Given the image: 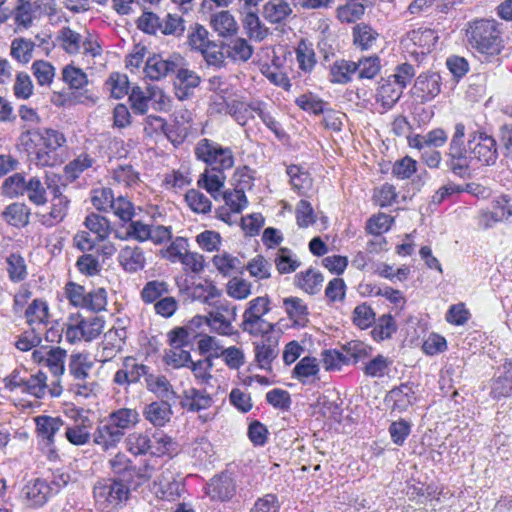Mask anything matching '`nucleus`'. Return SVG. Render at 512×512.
Here are the masks:
<instances>
[{
  "label": "nucleus",
  "instance_id": "1",
  "mask_svg": "<svg viewBox=\"0 0 512 512\" xmlns=\"http://www.w3.org/2000/svg\"><path fill=\"white\" fill-rule=\"evenodd\" d=\"M19 143L37 166L53 167L64 160L65 135L52 128H36L23 131Z\"/></svg>",
  "mask_w": 512,
  "mask_h": 512
},
{
  "label": "nucleus",
  "instance_id": "2",
  "mask_svg": "<svg viewBox=\"0 0 512 512\" xmlns=\"http://www.w3.org/2000/svg\"><path fill=\"white\" fill-rule=\"evenodd\" d=\"M467 41L484 61L491 62L504 49L501 25L494 19H478L468 23Z\"/></svg>",
  "mask_w": 512,
  "mask_h": 512
},
{
  "label": "nucleus",
  "instance_id": "3",
  "mask_svg": "<svg viewBox=\"0 0 512 512\" xmlns=\"http://www.w3.org/2000/svg\"><path fill=\"white\" fill-rule=\"evenodd\" d=\"M96 505L102 510H114L122 507L130 496L129 487L119 480H100L93 489Z\"/></svg>",
  "mask_w": 512,
  "mask_h": 512
},
{
  "label": "nucleus",
  "instance_id": "4",
  "mask_svg": "<svg viewBox=\"0 0 512 512\" xmlns=\"http://www.w3.org/2000/svg\"><path fill=\"white\" fill-rule=\"evenodd\" d=\"M194 153L198 160L206 163L211 169L225 171L234 166V154L231 148L207 138L198 141Z\"/></svg>",
  "mask_w": 512,
  "mask_h": 512
},
{
  "label": "nucleus",
  "instance_id": "5",
  "mask_svg": "<svg viewBox=\"0 0 512 512\" xmlns=\"http://www.w3.org/2000/svg\"><path fill=\"white\" fill-rule=\"evenodd\" d=\"M438 38V34L433 29L420 27L407 32L401 39V46L409 57L421 62L433 51Z\"/></svg>",
  "mask_w": 512,
  "mask_h": 512
},
{
  "label": "nucleus",
  "instance_id": "6",
  "mask_svg": "<svg viewBox=\"0 0 512 512\" xmlns=\"http://www.w3.org/2000/svg\"><path fill=\"white\" fill-rule=\"evenodd\" d=\"M104 328V321L98 316L83 317L77 313L71 315L66 324L65 338L70 344L80 341H92Z\"/></svg>",
  "mask_w": 512,
  "mask_h": 512
},
{
  "label": "nucleus",
  "instance_id": "7",
  "mask_svg": "<svg viewBox=\"0 0 512 512\" xmlns=\"http://www.w3.org/2000/svg\"><path fill=\"white\" fill-rule=\"evenodd\" d=\"M58 181V175L46 174L45 184L52 193L50 210L39 215L41 224L46 227H53L61 223L69 210L70 199L62 193L61 187L57 184Z\"/></svg>",
  "mask_w": 512,
  "mask_h": 512
},
{
  "label": "nucleus",
  "instance_id": "8",
  "mask_svg": "<svg viewBox=\"0 0 512 512\" xmlns=\"http://www.w3.org/2000/svg\"><path fill=\"white\" fill-rule=\"evenodd\" d=\"M65 296L71 305L92 311L104 310L107 305V292L104 288L86 291L84 286L68 282L65 286Z\"/></svg>",
  "mask_w": 512,
  "mask_h": 512
},
{
  "label": "nucleus",
  "instance_id": "9",
  "mask_svg": "<svg viewBox=\"0 0 512 512\" xmlns=\"http://www.w3.org/2000/svg\"><path fill=\"white\" fill-rule=\"evenodd\" d=\"M469 156L480 165H494L498 158L497 144L495 139L484 133L474 132L470 134L467 143Z\"/></svg>",
  "mask_w": 512,
  "mask_h": 512
},
{
  "label": "nucleus",
  "instance_id": "10",
  "mask_svg": "<svg viewBox=\"0 0 512 512\" xmlns=\"http://www.w3.org/2000/svg\"><path fill=\"white\" fill-rule=\"evenodd\" d=\"M259 5L238 2V13L246 35L250 40L261 42L269 34V29L259 18Z\"/></svg>",
  "mask_w": 512,
  "mask_h": 512
},
{
  "label": "nucleus",
  "instance_id": "11",
  "mask_svg": "<svg viewBox=\"0 0 512 512\" xmlns=\"http://www.w3.org/2000/svg\"><path fill=\"white\" fill-rule=\"evenodd\" d=\"M153 491L160 499L175 501L184 492V483L180 476L176 475L169 468H165L154 479Z\"/></svg>",
  "mask_w": 512,
  "mask_h": 512
},
{
  "label": "nucleus",
  "instance_id": "12",
  "mask_svg": "<svg viewBox=\"0 0 512 512\" xmlns=\"http://www.w3.org/2000/svg\"><path fill=\"white\" fill-rule=\"evenodd\" d=\"M183 58L180 55H172L164 58L160 54H154L146 61L144 73L151 80H160L170 73H174L182 63Z\"/></svg>",
  "mask_w": 512,
  "mask_h": 512
},
{
  "label": "nucleus",
  "instance_id": "13",
  "mask_svg": "<svg viewBox=\"0 0 512 512\" xmlns=\"http://www.w3.org/2000/svg\"><path fill=\"white\" fill-rule=\"evenodd\" d=\"M67 351L61 347H51L48 349V354L45 356V366L49 369L51 374L56 378L52 382L49 392L52 397H59L62 393V386L60 384V377L65 372V360Z\"/></svg>",
  "mask_w": 512,
  "mask_h": 512
},
{
  "label": "nucleus",
  "instance_id": "14",
  "mask_svg": "<svg viewBox=\"0 0 512 512\" xmlns=\"http://www.w3.org/2000/svg\"><path fill=\"white\" fill-rule=\"evenodd\" d=\"M236 318V308L221 305L208 313V327L214 333L230 336L234 333L233 322Z\"/></svg>",
  "mask_w": 512,
  "mask_h": 512
},
{
  "label": "nucleus",
  "instance_id": "15",
  "mask_svg": "<svg viewBox=\"0 0 512 512\" xmlns=\"http://www.w3.org/2000/svg\"><path fill=\"white\" fill-rule=\"evenodd\" d=\"M235 480L228 474H220L210 480L206 486V494L212 501L228 502L235 495Z\"/></svg>",
  "mask_w": 512,
  "mask_h": 512
},
{
  "label": "nucleus",
  "instance_id": "16",
  "mask_svg": "<svg viewBox=\"0 0 512 512\" xmlns=\"http://www.w3.org/2000/svg\"><path fill=\"white\" fill-rule=\"evenodd\" d=\"M117 261L119 266L130 274L137 273L146 266L144 250L135 244H127L121 247L118 252Z\"/></svg>",
  "mask_w": 512,
  "mask_h": 512
},
{
  "label": "nucleus",
  "instance_id": "17",
  "mask_svg": "<svg viewBox=\"0 0 512 512\" xmlns=\"http://www.w3.org/2000/svg\"><path fill=\"white\" fill-rule=\"evenodd\" d=\"M386 400L393 411L404 412L417 402V387L413 383H402L389 391Z\"/></svg>",
  "mask_w": 512,
  "mask_h": 512
},
{
  "label": "nucleus",
  "instance_id": "18",
  "mask_svg": "<svg viewBox=\"0 0 512 512\" xmlns=\"http://www.w3.org/2000/svg\"><path fill=\"white\" fill-rule=\"evenodd\" d=\"M441 91V77L436 72L420 74L414 83L413 94L422 102L434 99Z\"/></svg>",
  "mask_w": 512,
  "mask_h": 512
},
{
  "label": "nucleus",
  "instance_id": "19",
  "mask_svg": "<svg viewBox=\"0 0 512 512\" xmlns=\"http://www.w3.org/2000/svg\"><path fill=\"white\" fill-rule=\"evenodd\" d=\"M75 415V423L65 427V438L75 446H84L91 440V422L88 417L82 416L77 410L72 411Z\"/></svg>",
  "mask_w": 512,
  "mask_h": 512
},
{
  "label": "nucleus",
  "instance_id": "20",
  "mask_svg": "<svg viewBox=\"0 0 512 512\" xmlns=\"http://www.w3.org/2000/svg\"><path fill=\"white\" fill-rule=\"evenodd\" d=\"M91 437L96 446L108 451L117 447L124 437V432L107 421L100 423Z\"/></svg>",
  "mask_w": 512,
  "mask_h": 512
},
{
  "label": "nucleus",
  "instance_id": "21",
  "mask_svg": "<svg viewBox=\"0 0 512 512\" xmlns=\"http://www.w3.org/2000/svg\"><path fill=\"white\" fill-rule=\"evenodd\" d=\"M54 492H57V489L43 479L30 481L23 489L28 504L33 507L44 505Z\"/></svg>",
  "mask_w": 512,
  "mask_h": 512
},
{
  "label": "nucleus",
  "instance_id": "22",
  "mask_svg": "<svg viewBox=\"0 0 512 512\" xmlns=\"http://www.w3.org/2000/svg\"><path fill=\"white\" fill-rule=\"evenodd\" d=\"M512 393V358L506 360L498 369V375L491 385V396L494 399H501L510 396Z\"/></svg>",
  "mask_w": 512,
  "mask_h": 512
},
{
  "label": "nucleus",
  "instance_id": "23",
  "mask_svg": "<svg viewBox=\"0 0 512 512\" xmlns=\"http://www.w3.org/2000/svg\"><path fill=\"white\" fill-rule=\"evenodd\" d=\"M278 343L277 332L274 337L255 342V359L261 369H271V363L279 353Z\"/></svg>",
  "mask_w": 512,
  "mask_h": 512
},
{
  "label": "nucleus",
  "instance_id": "24",
  "mask_svg": "<svg viewBox=\"0 0 512 512\" xmlns=\"http://www.w3.org/2000/svg\"><path fill=\"white\" fill-rule=\"evenodd\" d=\"M31 209L22 202H14L7 205L0 216L9 226L24 228L29 224Z\"/></svg>",
  "mask_w": 512,
  "mask_h": 512
},
{
  "label": "nucleus",
  "instance_id": "25",
  "mask_svg": "<svg viewBox=\"0 0 512 512\" xmlns=\"http://www.w3.org/2000/svg\"><path fill=\"white\" fill-rule=\"evenodd\" d=\"M172 408L167 401H155L144 407L143 416L154 427H164L172 417Z\"/></svg>",
  "mask_w": 512,
  "mask_h": 512
},
{
  "label": "nucleus",
  "instance_id": "26",
  "mask_svg": "<svg viewBox=\"0 0 512 512\" xmlns=\"http://www.w3.org/2000/svg\"><path fill=\"white\" fill-rule=\"evenodd\" d=\"M37 436L46 441L47 445L54 443V437L64 426V421L60 417L48 415H39L34 418Z\"/></svg>",
  "mask_w": 512,
  "mask_h": 512
},
{
  "label": "nucleus",
  "instance_id": "27",
  "mask_svg": "<svg viewBox=\"0 0 512 512\" xmlns=\"http://www.w3.org/2000/svg\"><path fill=\"white\" fill-rule=\"evenodd\" d=\"M180 404L182 408L191 412L207 410L213 404L211 396L196 388H190L183 392Z\"/></svg>",
  "mask_w": 512,
  "mask_h": 512
},
{
  "label": "nucleus",
  "instance_id": "28",
  "mask_svg": "<svg viewBox=\"0 0 512 512\" xmlns=\"http://www.w3.org/2000/svg\"><path fill=\"white\" fill-rule=\"evenodd\" d=\"M93 367L94 360L89 353L77 352L70 355L68 370L75 380L84 381Z\"/></svg>",
  "mask_w": 512,
  "mask_h": 512
},
{
  "label": "nucleus",
  "instance_id": "29",
  "mask_svg": "<svg viewBox=\"0 0 512 512\" xmlns=\"http://www.w3.org/2000/svg\"><path fill=\"white\" fill-rule=\"evenodd\" d=\"M182 64L183 62L174 72L176 73V95L180 100L187 98L191 90L196 88L200 83V77L194 71L182 67Z\"/></svg>",
  "mask_w": 512,
  "mask_h": 512
},
{
  "label": "nucleus",
  "instance_id": "30",
  "mask_svg": "<svg viewBox=\"0 0 512 512\" xmlns=\"http://www.w3.org/2000/svg\"><path fill=\"white\" fill-rule=\"evenodd\" d=\"M241 328L253 337H261V340L275 336V326L264 317H243Z\"/></svg>",
  "mask_w": 512,
  "mask_h": 512
},
{
  "label": "nucleus",
  "instance_id": "31",
  "mask_svg": "<svg viewBox=\"0 0 512 512\" xmlns=\"http://www.w3.org/2000/svg\"><path fill=\"white\" fill-rule=\"evenodd\" d=\"M323 281V275L314 268L299 272L294 277L295 286L310 295H315L321 290Z\"/></svg>",
  "mask_w": 512,
  "mask_h": 512
},
{
  "label": "nucleus",
  "instance_id": "32",
  "mask_svg": "<svg viewBox=\"0 0 512 512\" xmlns=\"http://www.w3.org/2000/svg\"><path fill=\"white\" fill-rule=\"evenodd\" d=\"M319 363L315 357H303L293 369V377L302 384H310L319 380Z\"/></svg>",
  "mask_w": 512,
  "mask_h": 512
},
{
  "label": "nucleus",
  "instance_id": "33",
  "mask_svg": "<svg viewBox=\"0 0 512 512\" xmlns=\"http://www.w3.org/2000/svg\"><path fill=\"white\" fill-rule=\"evenodd\" d=\"M295 55L299 70L304 74H310L317 64L313 44L301 39L295 48Z\"/></svg>",
  "mask_w": 512,
  "mask_h": 512
},
{
  "label": "nucleus",
  "instance_id": "34",
  "mask_svg": "<svg viewBox=\"0 0 512 512\" xmlns=\"http://www.w3.org/2000/svg\"><path fill=\"white\" fill-rule=\"evenodd\" d=\"M283 307L294 325L304 327L308 323V307L301 298L287 297L283 300Z\"/></svg>",
  "mask_w": 512,
  "mask_h": 512
},
{
  "label": "nucleus",
  "instance_id": "35",
  "mask_svg": "<svg viewBox=\"0 0 512 512\" xmlns=\"http://www.w3.org/2000/svg\"><path fill=\"white\" fill-rule=\"evenodd\" d=\"M210 24L221 37L232 36L238 31V24L228 10L219 11L211 16Z\"/></svg>",
  "mask_w": 512,
  "mask_h": 512
},
{
  "label": "nucleus",
  "instance_id": "36",
  "mask_svg": "<svg viewBox=\"0 0 512 512\" xmlns=\"http://www.w3.org/2000/svg\"><path fill=\"white\" fill-rule=\"evenodd\" d=\"M357 72L356 62L348 60H336L329 68V81L334 84H347Z\"/></svg>",
  "mask_w": 512,
  "mask_h": 512
},
{
  "label": "nucleus",
  "instance_id": "37",
  "mask_svg": "<svg viewBox=\"0 0 512 512\" xmlns=\"http://www.w3.org/2000/svg\"><path fill=\"white\" fill-rule=\"evenodd\" d=\"M292 11L291 5L286 0H269L263 6V16L272 24L285 21Z\"/></svg>",
  "mask_w": 512,
  "mask_h": 512
},
{
  "label": "nucleus",
  "instance_id": "38",
  "mask_svg": "<svg viewBox=\"0 0 512 512\" xmlns=\"http://www.w3.org/2000/svg\"><path fill=\"white\" fill-rule=\"evenodd\" d=\"M107 421L125 433V430L131 429L139 423L140 414L134 408H119L109 414Z\"/></svg>",
  "mask_w": 512,
  "mask_h": 512
},
{
  "label": "nucleus",
  "instance_id": "39",
  "mask_svg": "<svg viewBox=\"0 0 512 512\" xmlns=\"http://www.w3.org/2000/svg\"><path fill=\"white\" fill-rule=\"evenodd\" d=\"M170 286L164 280L147 281L140 291V299L144 304H155L157 301L168 295Z\"/></svg>",
  "mask_w": 512,
  "mask_h": 512
},
{
  "label": "nucleus",
  "instance_id": "40",
  "mask_svg": "<svg viewBox=\"0 0 512 512\" xmlns=\"http://www.w3.org/2000/svg\"><path fill=\"white\" fill-rule=\"evenodd\" d=\"M402 92L401 86H398L389 78L378 87L376 101L381 104L384 110L391 109L400 99Z\"/></svg>",
  "mask_w": 512,
  "mask_h": 512
},
{
  "label": "nucleus",
  "instance_id": "41",
  "mask_svg": "<svg viewBox=\"0 0 512 512\" xmlns=\"http://www.w3.org/2000/svg\"><path fill=\"white\" fill-rule=\"evenodd\" d=\"M47 388V375L44 372L38 371L35 374H30L26 371L21 393L41 399L45 396Z\"/></svg>",
  "mask_w": 512,
  "mask_h": 512
},
{
  "label": "nucleus",
  "instance_id": "42",
  "mask_svg": "<svg viewBox=\"0 0 512 512\" xmlns=\"http://www.w3.org/2000/svg\"><path fill=\"white\" fill-rule=\"evenodd\" d=\"M259 105V101L249 104L233 101L226 104V111L239 125L244 126L250 119L254 118L255 108L259 107Z\"/></svg>",
  "mask_w": 512,
  "mask_h": 512
},
{
  "label": "nucleus",
  "instance_id": "43",
  "mask_svg": "<svg viewBox=\"0 0 512 512\" xmlns=\"http://www.w3.org/2000/svg\"><path fill=\"white\" fill-rule=\"evenodd\" d=\"M224 171L216 169H205L199 176L197 184L200 188L205 189L213 198H216V193L224 186L226 177Z\"/></svg>",
  "mask_w": 512,
  "mask_h": 512
},
{
  "label": "nucleus",
  "instance_id": "44",
  "mask_svg": "<svg viewBox=\"0 0 512 512\" xmlns=\"http://www.w3.org/2000/svg\"><path fill=\"white\" fill-rule=\"evenodd\" d=\"M145 382L147 389L159 398L172 400L176 396L170 381L164 375L150 373Z\"/></svg>",
  "mask_w": 512,
  "mask_h": 512
},
{
  "label": "nucleus",
  "instance_id": "45",
  "mask_svg": "<svg viewBox=\"0 0 512 512\" xmlns=\"http://www.w3.org/2000/svg\"><path fill=\"white\" fill-rule=\"evenodd\" d=\"M5 269L9 280L19 283L27 278L28 271L24 257L19 253H11L5 259Z\"/></svg>",
  "mask_w": 512,
  "mask_h": 512
},
{
  "label": "nucleus",
  "instance_id": "46",
  "mask_svg": "<svg viewBox=\"0 0 512 512\" xmlns=\"http://www.w3.org/2000/svg\"><path fill=\"white\" fill-rule=\"evenodd\" d=\"M35 43L31 39L17 37L11 41L10 56L20 64H27L33 57Z\"/></svg>",
  "mask_w": 512,
  "mask_h": 512
},
{
  "label": "nucleus",
  "instance_id": "47",
  "mask_svg": "<svg viewBox=\"0 0 512 512\" xmlns=\"http://www.w3.org/2000/svg\"><path fill=\"white\" fill-rule=\"evenodd\" d=\"M126 449L133 455H144L150 451L152 439L148 430L144 432L134 431L125 439Z\"/></svg>",
  "mask_w": 512,
  "mask_h": 512
},
{
  "label": "nucleus",
  "instance_id": "48",
  "mask_svg": "<svg viewBox=\"0 0 512 512\" xmlns=\"http://www.w3.org/2000/svg\"><path fill=\"white\" fill-rule=\"evenodd\" d=\"M12 12L14 22L17 26H21L23 28H28L33 19L38 15L35 12V6L32 5L30 0H17V3L13 9H10Z\"/></svg>",
  "mask_w": 512,
  "mask_h": 512
},
{
  "label": "nucleus",
  "instance_id": "49",
  "mask_svg": "<svg viewBox=\"0 0 512 512\" xmlns=\"http://www.w3.org/2000/svg\"><path fill=\"white\" fill-rule=\"evenodd\" d=\"M378 36V32L365 23L357 24L353 28V42L361 50L370 49Z\"/></svg>",
  "mask_w": 512,
  "mask_h": 512
},
{
  "label": "nucleus",
  "instance_id": "50",
  "mask_svg": "<svg viewBox=\"0 0 512 512\" xmlns=\"http://www.w3.org/2000/svg\"><path fill=\"white\" fill-rule=\"evenodd\" d=\"M152 446L150 452L152 455L161 457L176 453V443L163 431H155L151 434Z\"/></svg>",
  "mask_w": 512,
  "mask_h": 512
},
{
  "label": "nucleus",
  "instance_id": "51",
  "mask_svg": "<svg viewBox=\"0 0 512 512\" xmlns=\"http://www.w3.org/2000/svg\"><path fill=\"white\" fill-rule=\"evenodd\" d=\"M447 155L448 166L451 171L460 177H464L468 172L470 163L473 161L467 149L459 148L457 153H453L451 148H449Z\"/></svg>",
  "mask_w": 512,
  "mask_h": 512
},
{
  "label": "nucleus",
  "instance_id": "52",
  "mask_svg": "<svg viewBox=\"0 0 512 512\" xmlns=\"http://www.w3.org/2000/svg\"><path fill=\"white\" fill-rule=\"evenodd\" d=\"M253 54V47L244 38L231 40L226 46V55L233 61L246 62Z\"/></svg>",
  "mask_w": 512,
  "mask_h": 512
},
{
  "label": "nucleus",
  "instance_id": "53",
  "mask_svg": "<svg viewBox=\"0 0 512 512\" xmlns=\"http://www.w3.org/2000/svg\"><path fill=\"white\" fill-rule=\"evenodd\" d=\"M84 225L90 232L96 235L98 241L106 240L112 231L109 220L96 213L89 214L85 218Z\"/></svg>",
  "mask_w": 512,
  "mask_h": 512
},
{
  "label": "nucleus",
  "instance_id": "54",
  "mask_svg": "<svg viewBox=\"0 0 512 512\" xmlns=\"http://www.w3.org/2000/svg\"><path fill=\"white\" fill-rule=\"evenodd\" d=\"M212 264L223 276H230L241 268V261L228 252L216 254L212 258Z\"/></svg>",
  "mask_w": 512,
  "mask_h": 512
},
{
  "label": "nucleus",
  "instance_id": "55",
  "mask_svg": "<svg viewBox=\"0 0 512 512\" xmlns=\"http://www.w3.org/2000/svg\"><path fill=\"white\" fill-rule=\"evenodd\" d=\"M60 46L68 54H77L81 51L83 36L70 27H63L57 37Z\"/></svg>",
  "mask_w": 512,
  "mask_h": 512
},
{
  "label": "nucleus",
  "instance_id": "56",
  "mask_svg": "<svg viewBox=\"0 0 512 512\" xmlns=\"http://www.w3.org/2000/svg\"><path fill=\"white\" fill-rule=\"evenodd\" d=\"M287 175L292 189L299 194H305L312 186V179L309 174L297 165H291L287 168Z\"/></svg>",
  "mask_w": 512,
  "mask_h": 512
},
{
  "label": "nucleus",
  "instance_id": "57",
  "mask_svg": "<svg viewBox=\"0 0 512 512\" xmlns=\"http://www.w3.org/2000/svg\"><path fill=\"white\" fill-rule=\"evenodd\" d=\"M188 250V240L178 236L174 238L168 246L161 249L160 256L171 263H178Z\"/></svg>",
  "mask_w": 512,
  "mask_h": 512
},
{
  "label": "nucleus",
  "instance_id": "58",
  "mask_svg": "<svg viewBox=\"0 0 512 512\" xmlns=\"http://www.w3.org/2000/svg\"><path fill=\"white\" fill-rule=\"evenodd\" d=\"M94 159L82 153L64 167V176L70 182L76 180L85 170L92 167Z\"/></svg>",
  "mask_w": 512,
  "mask_h": 512
},
{
  "label": "nucleus",
  "instance_id": "59",
  "mask_svg": "<svg viewBox=\"0 0 512 512\" xmlns=\"http://www.w3.org/2000/svg\"><path fill=\"white\" fill-rule=\"evenodd\" d=\"M392 363L390 358L379 354L365 363L363 373L371 378H382L388 373Z\"/></svg>",
  "mask_w": 512,
  "mask_h": 512
},
{
  "label": "nucleus",
  "instance_id": "60",
  "mask_svg": "<svg viewBox=\"0 0 512 512\" xmlns=\"http://www.w3.org/2000/svg\"><path fill=\"white\" fill-rule=\"evenodd\" d=\"M197 348L200 354L206 355L205 358H210L213 361V359L220 358L224 345L218 338L203 334L197 342Z\"/></svg>",
  "mask_w": 512,
  "mask_h": 512
},
{
  "label": "nucleus",
  "instance_id": "61",
  "mask_svg": "<svg viewBox=\"0 0 512 512\" xmlns=\"http://www.w3.org/2000/svg\"><path fill=\"white\" fill-rule=\"evenodd\" d=\"M211 42L209 32L203 25L195 23L190 26L187 35V43L192 50L200 52Z\"/></svg>",
  "mask_w": 512,
  "mask_h": 512
},
{
  "label": "nucleus",
  "instance_id": "62",
  "mask_svg": "<svg viewBox=\"0 0 512 512\" xmlns=\"http://www.w3.org/2000/svg\"><path fill=\"white\" fill-rule=\"evenodd\" d=\"M185 202L195 213L207 214L211 211L212 203L210 199L199 190H188L185 194Z\"/></svg>",
  "mask_w": 512,
  "mask_h": 512
},
{
  "label": "nucleus",
  "instance_id": "63",
  "mask_svg": "<svg viewBox=\"0 0 512 512\" xmlns=\"http://www.w3.org/2000/svg\"><path fill=\"white\" fill-rule=\"evenodd\" d=\"M105 86L111 97L121 99L129 93V80L125 74L114 72L106 80Z\"/></svg>",
  "mask_w": 512,
  "mask_h": 512
},
{
  "label": "nucleus",
  "instance_id": "64",
  "mask_svg": "<svg viewBox=\"0 0 512 512\" xmlns=\"http://www.w3.org/2000/svg\"><path fill=\"white\" fill-rule=\"evenodd\" d=\"M185 32V20L178 14L168 13L161 19L160 33L163 35L181 37Z\"/></svg>",
  "mask_w": 512,
  "mask_h": 512
}]
</instances>
